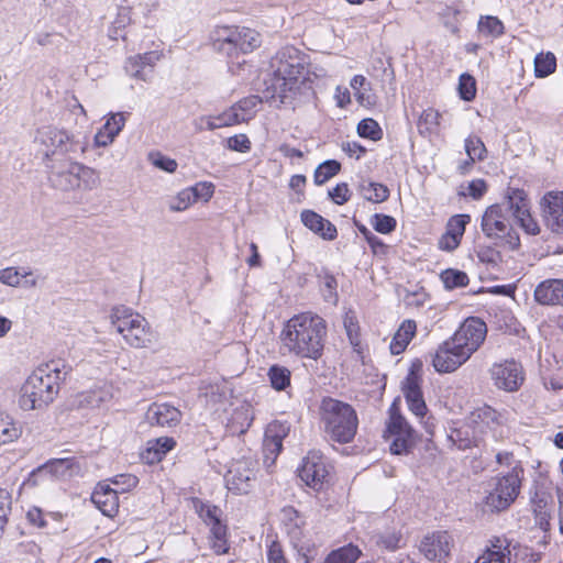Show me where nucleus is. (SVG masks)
<instances>
[{
  "label": "nucleus",
  "instance_id": "5fc2aeb1",
  "mask_svg": "<svg viewBox=\"0 0 563 563\" xmlns=\"http://www.w3.org/2000/svg\"><path fill=\"white\" fill-rule=\"evenodd\" d=\"M111 483L117 486L118 493H125L136 487L139 479L135 475L132 474H119L110 479Z\"/></svg>",
  "mask_w": 563,
  "mask_h": 563
},
{
  "label": "nucleus",
  "instance_id": "dca6fc26",
  "mask_svg": "<svg viewBox=\"0 0 563 563\" xmlns=\"http://www.w3.org/2000/svg\"><path fill=\"white\" fill-rule=\"evenodd\" d=\"M454 545L448 531H435L426 536L420 543V552L431 562H446Z\"/></svg>",
  "mask_w": 563,
  "mask_h": 563
},
{
  "label": "nucleus",
  "instance_id": "412c9836",
  "mask_svg": "<svg viewBox=\"0 0 563 563\" xmlns=\"http://www.w3.org/2000/svg\"><path fill=\"white\" fill-rule=\"evenodd\" d=\"M402 393L410 411L417 417H423L427 411V405L420 388V378L413 371H410L404 380Z\"/></svg>",
  "mask_w": 563,
  "mask_h": 563
},
{
  "label": "nucleus",
  "instance_id": "338daca9",
  "mask_svg": "<svg viewBox=\"0 0 563 563\" xmlns=\"http://www.w3.org/2000/svg\"><path fill=\"white\" fill-rule=\"evenodd\" d=\"M139 57H141V60L143 65L148 68V75L152 73V68L155 66V64L162 58L163 54L158 51H151L146 52L144 54H137Z\"/></svg>",
  "mask_w": 563,
  "mask_h": 563
},
{
  "label": "nucleus",
  "instance_id": "69168bd1",
  "mask_svg": "<svg viewBox=\"0 0 563 563\" xmlns=\"http://www.w3.org/2000/svg\"><path fill=\"white\" fill-rule=\"evenodd\" d=\"M20 273H22L21 275V280H22V285L21 287L23 288H34L37 286L38 284V276L35 275V273L27 268V267H21L20 269Z\"/></svg>",
  "mask_w": 563,
  "mask_h": 563
},
{
  "label": "nucleus",
  "instance_id": "4468645a",
  "mask_svg": "<svg viewBox=\"0 0 563 563\" xmlns=\"http://www.w3.org/2000/svg\"><path fill=\"white\" fill-rule=\"evenodd\" d=\"M489 374L494 385L508 393L518 390L525 380L522 366L512 360L493 364Z\"/></svg>",
  "mask_w": 563,
  "mask_h": 563
},
{
  "label": "nucleus",
  "instance_id": "6ab92c4d",
  "mask_svg": "<svg viewBox=\"0 0 563 563\" xmlns=\"http://www.w3.org/2000/svg\"><path fill=\"white\" fill-rule=\"evenodd\" d=\"M289 427L286 423L274 421L265 430L263 453L264 464L269 468L282 451L283 440L287 437Z\"/></svg>",
  "mask_w": 563,
  "mask_h": 563
},
{
  "label": "nucleus",
  "instance_id": "3c124183",
  "mask_svg": "<svg viewBox=\"0 0 563 563\" xmlns=\"http://www.w3.org/2000/svg\"><path fill=\"white\" fill-rule=\"evenodd\" d=\"M516 220L520 228L529 235H537L541 231L538 221L531 216L530 210L525 213L519 211V217Z\"/></svg>",
  "mask_w": 563,
  "mask_h": 563
},
{
  "label": "nucleus",
  "instance_id": "8fccbe9b",
  "mask_svg": "<svg viewBox=\"0 0 563 563\" xmlns=\"http://www.w3.org/2000/svg\"><path fill=\"white\" fill-rule=\"evenodd\" d=\"M459 91H460V96L463 100H465V101L473 100L476 95L475 79L468 74L461 75L460 82H459Z\"/></svg>",
  "mask_w": 563,
  "mask_h": 563
},
{
  "label": "nucleus",
  "instance_id": "393cba45",
  "mask_svg": "<svg viewBox=\"0 0 563 563\" xmlns=\"http://www.w3.org/2000/svg\"><path fill=\"white\" fill-rule=\"evenodd\" d=\"M501 415L489 406L477 408L471 413L470 422L474 426L475 432L485 433V429H492L495 424L501 423Z\"/></svg>",
  "mask_w": 563,
  "mask_h": 563
},
{
  "label": "nucleus",
  "instance_id": "a19ab883",
  "mask_svg": "<svg viewBox=\"0 0 563 563\" xmlns=\"http://www.w3.org/2000/svg\"><path fill=\"white\" fill-rule=\"evenodd\" d=\"M465 152L470 158L465 165H471L476 159L482 161L485 158L486 147L478 136L471 135L465 140Z\"/></svg>",
  "mask_w": 563,
  "mask_h": 563
},
{
  "label": "nucleus",
  "instance_id": "680f3d73",
  "mask_svg": "<svg viewBox=\"0 0 563 563\" xmlns=\"http://www.w3.org/2000/svg\"><path fill=\"white\" fill-rule=\"evenodd\" d=\"M268 563H288L279 542L272 541L267 549Z\"/></svg>",
  "mask_w": 563,
  "mask_h": 563
},
{
  "label": "nucleus",
  "instance_id": "f3484780",
  "mask_svg": "<svg viewBox=\"0 0 563 563\" xmlns=\"http://www.w3.org/2000/svg\"><path fill=\"white\" fill-rule=\"evenodd\" d=\"M468 360L470 357L449 339L437 349L432 356V365L438 373H452Z\"/></svg>",
  "mask_w": 563,
  "mask_h": 563
},
{
  "label": "nucleus",
  "instance_id": "603ef678",
  "mask_svg": "<svg viewBox=\"0 0 563 563\" xmlns=\"http://www.w3.org/2000/svg\"><path fill=\"white\" fill-rule=\"evenodd\" d=\"M21 267H5L0 269V283L10 287H21Z\"/></svg>",
  "mask_w": 563,
  "mask_h": 563
},
{
  "label": "nucleus",
  "instance_id": "0eeeda50",
  "mask_svg": "<svg viewBox=\"0 0 563 563\" xmlns=\"http://www.w3.org/2000/svg\"><path fill=\"white\" fill-rule=\"evenodd\" d=\"M523 478V468L516 464L506 474H498L489 482V489L485 497V506L490 511H503L517 499Z\"/></svg>",
  "mask_w": 563,
  "mask_h": 563
},
{
  "label": "nucleus",
  "instance_id": "f03ea898",
  "mask_svg": "<svg viewBox=\"0 0 563 563\" xmlns=\"http://www.w3.org/2000/svg\"><path fill=\"white\" fill-rule=\"evenodd\" d=\"M327 323L318 314L300 313L287 321L280 333V351L303 358L321 357Z\"/></svg>",
  "mask_w": 563,
  "mask_h": 563
},
{
  "label": "nucleus",
  "instance_id": "f704fd0d",
  "mask_svg": "<svg viewBox=\"0 0 563 563\" xmlns=\"http://www.w3.org/2000/svg\"><path fill=\"white\" fill-rule=\"evenodd\" d=\"M271 385L276 390H285L290 385V371L280 365H273L268 369Z\"/></svg>",
  "mask_w": 563,
  "mask_h": 563
},
{
  "label": "nucleus",
  "instance_id": "6e6d98bb",
  "mask_svg": "<svg viewBox=\"0 0 563 563\" xmlns=\"http://www.w3.org/2000/svg\"><path fill=\"white\" fill-rule=\"evenodd\" d=\"M470 221V216L467 214H456L452 217L448 223V233L461 239L464 231L465 225Z\"/></svg>",
  "mask_w": 563,
  "mask_h": 563
},
{
  "label": "nucleus",
  "instance_id": "de8ad7c7",
  "mask_svg": "<svg viewBox=\"0 0 563 563\" xmlns=\"http://www.w3.org/2000/svg\"><path fill=\"white\" fill-rule=\"evenodd\" d=\"M357 133L361 137H366L372 141H378L383 136L380 126L373 119H363L357 124Z\"/></svg>",
  "mask_w": 563,
  "mask_h": 563
},
{
  "label": "nucleus",
  "instance_id": "c9c22d12",
  "mask_svg": "<svg viewBox=\"0 0 563 563\" xmlns=\"http://www.w3.org/2000/svg\"><path fill=\"white\" fill-rule=\"evenodd\" d=\"M78 170V187L84 190H92L100 185L99 174L88 166L78 163V167H75Z\"/></svg>",
  "mask_w": 563,
  "mask_h": 563
},
{
  "label": "nucleus",
  "instance_id": "c03bdc74",
  "mask_svg": "<svg viewBox=\"0 0 563 563\" xmlns=\"http://www.w3.org/2000/svg\"><path fill=\"white\" fill-rule=\"evenodd\" d=\"M197 201V194L190 188L183 189L176 197L169 201V209L172 211H184L194 202Z\"/></svg>",
  "mask_w": 563,
  "mask_h": 563
},
{
  "label": "nucleus",
  "instance_id": "0e129e2a",
  "mask_svg": "<svg viewBox=\"0 0 563 563\" xmlns=\"http://www.w3.org/2000/svg\"><path fill=\"white\" fill-rule=\"evenodd\" d=\"M213 185L211 183H199L194 187H190L191 190L197 194V200L202 199L208 201L213 195Z\"/></svg>",
  "mask_w": 563,
  "mask_h": 563
},
{
  "label": "nucleus",
  "instance_id": "09e8293b",
  "mask_svg": "<svg viewBox=\"0 0 563 563\" xmlns=\"http://www.w3.org/2000/svg\"><path fill=\"white\" fill-rule=\"evenodd\" d=\"M440 114L433 109L424 110L418 122L420 133H430L439 125Z\"/></svg>",
  "mask_w": 563,
  "mask_h": 563
},
{
  "label": "nucleus",
  "instance_id": "9d476101",
  "mask_svg": "<svg viewBox=\"0 0 563 563\" xmlns=\"http://www.w3.org/2000/svg\"><path fill=\"white\" fill-rule=\"evenodd\" d=\"M486 335V323L479 318L470 317L464 320L450 339L471 357L484 343Z\"/></svg>",
  "mask_w": 563,
  "mask_h": 563
},
{
  "label": "nucleus",
  "instance_id": "9b49d317",
  "mask_svg": "<svg viewBox=\"0 0 563 563\" xmlns=\"http://www.w3.org/2000/svg\"><path fill=\"white\" fill-rule=\"evenodd\" d=\"M387 440H390V452L393 454L408 453L415 445L416 438L413 429L399 413L390 409L389 422L387 424Z\"/></svg>",
  "mask_w": 563,
  "mask_h": 563
},
{
  "label": "nucleus",
  "instance_id": "bb28decb",
  "mask_svg": "<svg viewBox=\"0 0 563 563\" xmlns=\"http://www.w3.org/2000/svg\"><path fill=\"white\" fill-rule=\"evenodd\" d=\"M510 549L507 540L496 539L475 563H510Z\"/></svg>",
  "mask_w": 563,
  "mask_h": 563
},
{
  "label": "nucleus",
  "instance_id": "20e7f679",
  "mask_svg": "<svg viewBox=\"0 0 563 563\" xmlns=\"http://www.w3.org/2000/svg\"><path fill=\"white\" fill-rule=\"evenodd\" d=\"M325 434L339 443L351 442L357 431L358 419L354 408L333 398H324L320 406Z\"/></svg>",
  "mask_w": 563,
  "mask_h": 563
},
{
  "label": "nucleus",
  "instance_id": "79ce46f5",
  "mask_svg": "<svg viewBox=\"0 0 563 563\" xmlns=\"http://www.w3.org/2000/svg\"><path fill=\"white\" fill-rule=\"evenodd\" d=\"M124 69L132 78L143 81H147L150 79L148 69L143 65L141 57L137 55L126 58Z\"/></svg>",
  "mask_w": 563,
  "mask_h": 563
},
{
  "label": "nucleus",
  "instance_id": "e2e57ef3",
  "mask_svg": "<svg viewBox=\"0 0 563 563\" xmlns=\"http://www.w3.org/2000/svg\"><path fill=\"white\" fill-rule=\"evenodd\" d=\"M349 187L345 183L338 184L331 191H329V196L336 205H343L349 200Z\"/></svg>",
  "mask_w": 563,
  "mask_h": 563
},
{
  "label": "nucleus",
  "instance_id": "a211bd4d",
  "mask_svg": "<svg viewBox=\"0 0 563 563\" xmlns=\"http://www.w3.org/2000/svg\"><path fill=\"white\" fill-rule=\"evenodd\" d=\"M299 477L309 487L319 490L329 477L325 462L318 453L309 454L299 470Z\"/></svg>",
  "mask_w": 563,
  "mask_h": 563
},
{
  "label": "nucleus",
  "instance_id": "f8f14e48",
  "mask_svg": "<svg viewBox=\"0 0 563 563\" xmlns=\"http://www.w3.org/2000/svg\"><path fill=\"white\" fill-rule=\"evenodd\" d=\"M544 227L553 234L563 236V190H550L539 202Z\"/></svg>",
  "mask_w": 563,
  "mask_h": 563
},
{
  "label": "nucleus",
  "instance_id": "864d4df0",
  "mask_svg": "<svg viewBox=\"0 0 563 563\" xmlns=\"http://www.w3.org/2000/svg\"><path fill=\"white\" fill-rule=\"evenodd\" d=\"M125 124V118L123 113H113L111 114L106 123L102 125L103 130L107 131L108 134L112 137H117V135L122 131Z\"/></svg>",
  "mask_w": 563,
  "mask_h": 563
},
{
  "label": "nucleus",
  "instance_id": "4c0bfd02",
  "mask_svg": "<svg viewBox=\"0 0 563 563\" xmlns=\"http://www.w3.org/2000/svg\"><path fill=\"white\" fill-rule=\"evenodd\" d=\"M361 554L357 547L349 544L332 551L328 558L327 563H354Z\"/></svg>",
  "mask_w": 563,
  "mask_h": 563
},
{
  "label": "nucleus",
  "instance_id": "4d7b16f0",
  "mask_svg": "<svg viewBox=\"0 0 563 563\" xmlns=\"http://www.w3.org/2000/svg\"><path fill=\"white\" fill-rule=\"evenodd\" d=\"M227 146L231 151L246 153L251 150V141L245 134H236L227 140Z\"/></svg>",
  "mask_w": 563,
  "mask_h": 563
},
{
  "label": "nucleus",
  "instance_id": "2eb2a0df",
  "mask_svg": "<svg viewBox=\"0 0 563 563\" xmlns=\"http://www.w3.org/2000/svg\"><path fill=\"white\" fill-rule=\"evenodd\" d=\"M45 165L49 170L48 179L55 188L68 191L78 187V170L75 168L78 167L77 162L63 158L49 161Z\"/></svg>",
  "mask_w": 563,
  "mask_h": 563
},
{
  "label": "nucleus",
  "instance_id": "1a4fd4ad",
  "mask_svg": "<svg viewBox=\"0 0 563 563\" xmlns=\"http://www.w3.org/2000/svg\"><path fill=\"white\" fill-rule=\"evenodd\" d=\"M36 141L42 146L46 163L54 161L55 155L64 156L67 153L76 152L77 143L67 131L55 126H44L37 131Z\"/></svg>",
  "mask_w": 563,
  "mask_h": 563
},
{
  "label": "nucleus",
  "instance_id": "72a5a7b5",
  "mask_svg": "<svg viewBox=\"0 0 563 563\" xmlns=\"http://www.w3.org/2000/svg\"><path fill=\"white\" fill-rule=\"evenodd\" d=\"M556 58L553 53H540L534 58V74L538 78H544L555 71Z\"/></svg>",
  "mask_w": 563,
  "mask_h": 563
},
{
  "label": "nucleus",
  "instance_id": "a878e982",
  "mask_svg": "<svg viewBox=\"0 0 563 563\" xmlns=\"http://www.w3.org/2000/svg\"><path fill=\"white\" fill-rule=\"evenodd\" d=\"M176 445V441L169 437H161L147 442L143 459L148 464L159 462Z\"/></svg>",
  "mask_w": 563,
  "mask_h": 563
},
{
  "label": "nucleus",
  "instance_id": "473e14b6",
  "mask_svg": "<svg viewBox=\"0 0 563 563\" xmlns=\"http://www.w3.org/2000/svg\"><path fill=\"white\" fill-rule=\"evenodd\" d=\"M22 434V427L9 416L0 417V445L18 440Z\"/></svg>",
  "mask_w": 563,
  "mask_h": 563
},
{
  "label": "nucleus",
  "instance_id": "7ed1b4c3",
  "mask_svg": "<svg viewBox=\"0 0 563 563\" xmlns=\"http://www.w3.org/2000/svg\"><path fill=\"white\" fill-rule=\"evenodd\" d=\"M70 367L52 361L35 368L20 390L19 405L23 410H42L51 405L59 393L60 382Z\"/></svg>",
  "mask_w": 563,
  "mask_h": 563
},
{
  "label": "nucleus",
  "instance_id": "f257e3e1",
  "mask_svg": "<svg viewBox=\"0 0 563 563\" xmlns=\"http://www.w3.org/2000/svg\"><path fill=\"white\" fill-rule=\"evenodd\" d=\"M269 79L265 80L266 98L289 104L307 80L306 58L299 49L286 46L271 59Z\"/></svg>",
  "mask_w": 563,
  "mask_h": 563
},
{
  "label": "nucleus",
  "instance_id": "2f4dec72",
  "mask_svg": "<svg viewBox=\"0 0 563 563\" xmlns=\"http://www.w3.org/2000/svg\"><path fill=\"white\" fill-rule=\"evenodd\" d=\"M283 520L287 527L288 534L295 540H300L302 536L301 527L305 521L299 512L292 507H286L283 509Z\"/></svg>",
  "mask_w": 563,
  "mask_h": 563
},
{
  "label": "nucleus",
  "instance_id": "b1692460",
  "mask_svg": "<svg viewBox=\"0 0 563 563\" xmlns=\"http://www.w3.org/2000/svg\"><path fill=\"white\" fill-rule=\"evenodd\" d=\"M302 223L322 236L324 240H334L336 238V228L327 219L311 210H305L301 212Z\"/></svg>",
  "mask_w": 563,
  "mask_h": 563
},
{
  "label": "nucleus",
  "instance_id": "423d86ee",
  "mask_svg": "<svg viewBox=\"0 0 563 563\" xmlns=\"http://www.w3.org/2000/svg\"><path fill=\"white\" fill-rule=\"evenodd\" d=\"M112 325L124 341L134 349H144L153 343V332L147 320L131 308L114 307L110 314Z\"/></svg>",
  "mask_w": 563,
  "mask_h": 563
},
{
  "label": "nucleus",
  "instance_id": "13d9d810",
  "mask_svg": "<svg viewBox=\"0 0 563 563\" xmlns=\"http://www.w3.org/2000/svg\"><path fill=\"white\" fill-rule=\"evenodd\" d=\"M150 159L155 167L167 173H174L178 166L175 159L166 157L159 153L151 154Z\"/></svg>",
  "mask_w": 563,
  "mask_h": 563
},
{
  "label": "nucleus",
  "instance_id": "e433bc0d",
  "mask_svg": "<svg viewBox=\"0 0 563 563\" xmlns=\"http://www.w3.org/2000/svg\"><path fill=\"white\" fill-rule=\"evenodd\" d=\"M131 23V9L129 7H121L118 10V14L109 29V37L111 40H118L119 37L125 38L121 31Z\"/></svg>",
  "mask_w": 563,
  "mask_h": 563
},
{
  "label": "nucleus",
  "instance_id": "ddd939ff",
  "mask_svg": "<svg viewBox=\"0 0 563 563\" xmlns=\"http://www.w3.org/2000/svg\"><path fill=\"white\" fill-rule=\"evenodd\" d=\"M257 463L252 460L234 462L227 475L225 484L229 490L235 494H247L256 481Z\"/></svg>",
  "mask_w": 563,
  "mask_h": 563
},
{
  "label": "nucleus",
  "instance_id": "a18cd8bd",
  "mask_svg": "<svg viewBox=\"0 0 563 563\" xmlns=\"http://www.w3.org/2000/svg\"><path fill=\"white\" fill-rule=\"evenodd\" d=\"M369 223L376 232L382 234L391 233L397 225V221L394 217L382 213L373 214L371 217Z\"/></svg>",
  "mask_w": 563,
  "mask_h": 563
},
{
  "label": "nucleus",
  "instance_id": "c756f323",
  "mask_svg": "<svg viewBox=\"0 0 563 563\" xmlns=\"http://www.w3.org/2000/svg\"><path fill=\"white\" fill-rule=\"evenodd\" d=\"M507 199V206L503 207L508 210V214L511 213L515 218L519 217V211L525 213L530 210L527 195L521 189H509Z\"/></svg>",
  "mask_w": 563,
  "mask_h": 563
},
{
  "label": "nucleus",
  "instance_id": "39448f33",
  "mask_svg": "<svg viewBox=\"0 0 563 563\" xmlns=\"http://www.w3.org/2000/svg\"><path fill=\"white\" fill-rule=\"evenodd\" d=\"M262 43L257 31L245 26H218L212 33V46L218 53L230 58L247 54Z\"/></svg>",
  "mask_w": 563,
  "mask_h": 563
},
{
  "label": "nucleus",
  "instance_id": "774afa93",
  "mask_svg": "<svg viewBox=\"0 0 563 563\" xmlns=\"http://www.w3.org/2000/svg\"><path fill=\"white\" fill-rule=\"evenodd\" d=\"M324 288H323V295L324 298L330 302L336 301V280L333 276H325L323 282Z\"/></svg>",
  "mask_w": 563,
  "mask_h": 563
},
{
  "label": "nucleus",
  "instance_id": "cd10ccee",
  "mask_svg": "<svg viewBox=\"0 0 563 563\" xmlns=\"http://www.w3.org/2000/svg\"><path fill=\"white\" fill-rule=\"evenodd\" d=\"M416 322L413 320H405L397 332L395 333L390 342V352L394 355H398L405 351L411 339L416 333Z\"/></svg>",
  "mask_w": 563,
  "mask_h": 563
},
{
  "label": "nucleus",
  "instance_id": "6e6552de",
  "mask_svg": "<svg viewBox=\"0 0 563 563\" xmlns=\"http://www.w3.org/2000/svg\"><path fill=\"white\" fill-rule=\"evenodd\" d=\"M482 230L497 245L506 246L511 251L520 246V239L510 223L508 210L501 205H493L486 209L482 218Z\"/></svg>",
  "mask_w": 563,
  "mask_h": 563
},
{
  "label": "nucleus",
  "instance_id": "58836bf2",
  "mask_svg": "<svg viewBox=\"0 0 563 563\" xmlns=\"http://www.w3.org/2000/svg\"><path fill=\"white\" fill-rule=\"evenodd\" d=\"M477 26L479 33L485 36L498 37L505 32L504 24L497 16H482Z\"/></svg>",
  "mask_w": 563,
  "mask_h": 563
},
{
  "label": "nucleus",
  "instance_id": "7c9ffc66",
  "mask_svg": "<svg viewBox=\"0 0 563 563\" xmlns=\"http://www.w3.org/2000/svg\"><path fill=\"white\" fill-rule=\"evenodd\" d=\"M71 466V462L68 459H55L51 460L36 470L34 475L36 476H65Z\"/></svg>",
  "mask_w": 563,
  "mask_h": 563
},
{
  "label": "nucleus",
  "instance_id": "5701e85b",
  "mask_svg": "<svg viewBox=\"0 0 563 563\" xmlns=\"http://www.w3.org/2000/svg\"><path fill=\"white\" fill-rule=\"evenodd\" d=\"M91 500L104 516L113 517L118 512V490L109 485L99 484L92 493Z\"/></svg>",
  "mask_w": 563,
  "mask_h": 563
},
{
  "label": "nucleus",
  "instance_id": "aec40b11",
  "mask_svg": "<svg viewBox=\"0 0 563 563\" xmlns=\"http://www.w3.org/2000/svg\"><path fill=\"white\" fill-rule=\"evenodd\" d=\"M145 420L150 426L161 428L176 427L181 420V412L169 404H152L146 412Z\"/></svg>",
  "mask_w": 563,
  "mask_h": 563
},
{
  "label": "nucleus",
  "instance_id": "052dcab7",
  "mask_svg": "<svg viewBox=\"0 0 563 563\" xmlns=\"http://www.w3.org/2000/svg\"><path fill=\"white\" fill-rule=\"evenodd\" d=\"M260 102L261 100L256 96H252L243 100H240L233 106L235 107L238 112L247 114L250 120L254 114V109L257 107Z\"/></svg>",
  "mask_w": 563,
  "mask_h": 563
},
{
  "label": "nucleus",
  "instance_id": "49530a36",
  "mask_svg": "<svg viewBox=\"0 0 563 563\" xmlns=\"http://www.w3.org/2000/svg\"><path fill=\"white\" fill-rule=\"evenodd\" d=\"M376 544L387 551H395L401 547L402 536L397 531H387L375 537Z\"/></svg>",
  "mask_w": 563,
  "mask_h": 563
},
{
  "label": "nucleus",
  "instance_id": "37998d69",
  "mask_svg": "<svg viewBox=\"0 0 563 563\" xmlns=\"http://www.w3.org/2000/svg\"><path fill=\"white\" fill-rule=\"evenodd\" d=\"M341 165L336 161H325L314 172V183L322 185L340 172Z\"/></svg>",
  "mask_w": 563,
  "mask_h": 563
},
{
  "label": "nucleus",
  "instance_id": "c85d7f7f",
  "mask_svg": "<svg viewBox=\"0 0 563 563\" xmlns=\"http://www.w3.org/2000/svg\"><path fill=\"white\" fill-rule=\"evenodd\" d=\"M358 189L364 199L374 203L384 202L389 197V189L380 183L362 181Z\"/></svg>",
  "mask_w": 563,
  "mask_h": 563
},
{
  "label": "nucleus",
  "instance_id": "4be33fe9",
  "mask_svg": "<svg viewBox=\"0 0 563 563\" xmlns=\"http://www.w3.org/2000/svg\"><path fill=\"white\" fill-rule=\"evenodd\" d=\"M534 299L543 306H563V279H545L534 289Z\"/></svg>",
  "mask_w": 563,
  "mask_h": 563
},
{
  "label": "nucleus",
  "instance_id": "bf43d9fd",
  "mask_svg": "<svg viewBox=\"0 0 563 563\" xmlns=\"http://www.w3.org/2000/svg\"><path fill=\"white\" fill-rule=\"evenodd\" d=\"M221 117L227 126H232L234 124L249 121V115L242 112H238L234 106L223 111Z\"/></svg>",
  "mask_w": 563,
  "mask_h": 563
},
{
  "label": "nucleus",
  "instance_id": "ea45409f",
  "mask_svg": "<svg viewBox=\"0 0 563 563\" xmlns=\"http://www.w3.org/2000/svg\"><path fill=\"white\" fill-rule=\"evenodd\" d=\"M440 278L446 289L465 287L468 284V276L466 273L453 268L443 271Z\"/></svg>",
  "mask_w": 563,
  "mask_h": 563
}]
</instances>
